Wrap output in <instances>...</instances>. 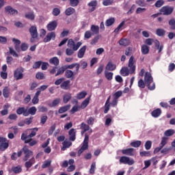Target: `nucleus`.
I'll list each match as a JSON object with an SVG mask.
<instances>
[{
	"instance_id": "1",
	"label": "nucleus",
	"mask_w": 175,
	"mask_h": 175,
	"mask_svg": "<svg viewBox=\"0 0 175 175\" xmlns=\"http://www.w3.org/2000/svg\"><path fill=\"white\" fill-rule=\"evenodd\" d=\"M144 81L148 90L150 91L155 90V83H154V79L151 75V73L148 72H146L144 76Z\"/></svg>"
},
{
	"instance_id": "2",
	"label": "nucleus",
	"mask_w": 175,
	"mask_h": 175,
	"mask_svg": "<svg viewBox=\"0 0 175 175\" xmlns=\"http://www.w3.org/2000/svg\"><path fill=\"white\" fill-rule=\"evenodd\" d=\"M90 140V135L87 133L85 134V138L80 150H78V155L80 157L85 150L88 148V142Z\"/></svg>"
},
{
	"instance_id": "3",
	"label": "nucleus",
	"mask_w": 175,
	"mask_h": 175,
	"mask_svg": "<svg viewBox=\"0 0 175 175\" xmlns=\"http://www.w3.org/2000/svg\"><path fill=\"white\" fill-rule=\"evenodd\" d=\"M14 79L15 80H23L24 79V68H18L14 71Z\"/></svg>"
},
{
	"instance_id": "4",
	"label": "nucleus",
	"mask_w": 175,
	"mask_h": 175,
	"mask_svg": "<svg viewBox=\"0 0 175 175\" xmlns=\"http://www.w3.org/2000/svg\"><path fill=\"white\" fill-rule=\"evenodd\" d=\"M81 44H83V42H78L77 43H75V41H73V40L70 39L68 41L67 46L68 47H70V49H72L74 51H77L79 49H80V46H81Z\"/></svg>"
},
{
	"instance_id": "5",
	"label": "nucleus",
	"mask_w": 175,
	"mask_h": 175,
	"mask_svg": "<svg viewBox=\"0 0 175 175\" xmlns=\"http://www.w3.org/2000/svg\"><path fill=\"white\" fill-rule=\"evenodd\" d=\"M136 60L135 59V57L131 56L129 60L128 66L130 68L131 75L132 73H135V70H136Z\"/></svg>"
},
{
	"instance_id": "6",
	"label": "nucleus",
	"mask_w": 175,
	"mask_h": 175,
	"mask_svg": "<svg viewBox=\"0 0 175 175\" xmlns=\"http://www.w3.org/2000/svg\"><path fill=\"white\" fill-rule=\"evenodd\" d=\"M120 163H124V165H132L135 163V160L133 159L129 158L126 156H123L120 159Z\"/></svg>"
},
{
	"instance_id": "7",
	"label": "nucleus",
	"mask_w": 175,
	"mask_h": 175,
	"mask_svg": "<svg viewBox=\"0 0 175 175\" xmlns=\"http://www.w3.org/2000/svg\"><path fill=\"white\" fill-rule=\"evenodd\" d=\"M9 147L6 138L0 137V151H5Z\"/></svg>"
},
{
	"instance_id": "8",
	"label": "nucleus",
	"mask_w": 175,
	"mask_h": 175,
	"mask_svg": "<svg viewBox=\"0 0 175 175\" xmlns=\"http://www.w3.org/2000/svg\"><path fill=\"white\" fill-rule=\"evenodd\" d=\"M160 12L161 14H163V16H169V14L173 13V8L169 6H164L161 8Z\"/></svg>"
},
{
	"instance_id": "9",
	"label": "nucleus",
	"mask_w": 175,
	"mask_h": 175,
	"mask_svg": "<svg viewBox=\"0 0 175 175\" xmlns=\"http://www.w3.org/2000/svg\"><path fill=\"white\" fill-rule=\"evenodd\" d=\"M23 151L25 154V157L23 158V161H27L31 157H32V151L29 150L27 146H25L23 148Z\"/></svg>"
},
{
	"instance_id": "10",
	"label": "nucleus",
	"mask_w": 175,
	"mask_h": 175,
	"mask_svg": "<svg viewBox=\"0 0 175 175\" xmlns=\"http://www.w3.org/2000/svg\"><path fill=\"white\" fill-rule=\"evenodd\" d=\"M29 32L31 35V42H33V39L38 38V29H36V27L31 26L29 29Z\"/></svg>"
},
{
	"instance_id": "11",
	"label": "nucleus",
	"mask_w": 175,
	"mask_h": 175,
	"mask_svg": "<svg viewBox=\"0 0 175 175\" xmlns=\"http://www.w3.org/2000/svg\"><path fill=\"white\" fill-rule=\"evenodd\" d=\"M57 25L58 23L57 22V21H53L47 25L46 28L48 31H54V29L57 28Z\"/></svg>"
},
{
	"instance_id": "12",
	"label": "nucleus",
	"mask_w": 175,
	"mask_h": 175,
	"mask_svg": "<svg viewBox=\"0 0 175 175\" xmlns=\"http://www.w3.org/2000/svg\"><path fill=\"white\" fill-rule=\"evenodd\" d=\"M5 10L6 13H8V14H11L12 16H16V14H18V13L17 10H14L11 6L5 7Z\"/></svg>"
},
{
	"instance_id": "13",
	"label": "nucleus",
	"mask_w": 175,
	"mask_h": 175,
	"mask_svg": "<svg viewBox=\"0 0 175 175\" xmlns=\"http://www.w3.org/2000/svg\"><path fill=\"white\" fill-rule=\"evenodd\" d=\"M55 39V32H51L49 33L46 38H44V42L45 43H47L48 42H50V40H54Z\"/></svg>"
},
{
	"instance_id": "14",
	"label": "nucleus",
	"mask_w": 175,
	"mask_h": 175,
	"mask_svg": "<svg viewBox=\"0 0 175 175\" xmlns=\"http://www.w3.org/2000/svg\"><path fill=\"white\" fill-rule=\"evenodd\" d=\"M16 114H18L19 116L23 114L25 117H28V110L25 109V107H19L16 110Z\"/></svg>"
},
{
	"instance_id": "15",
	"label": "nucleus",
	"mask_w": 175,
	"mask_h": 175,
	"mask_svg": "<svg viewBox=\"0 0 175 175\" xmlns=\"http://www.w3.org/2000/svg\"><path fill=\"white\" fill-rule=\"evenodd\" d=\"M116 68H117V66L116 64H113L111 62H108V64L105 67V70L113 71V70H116Z\"/></svg>"
},
{
	"instance_id": "16",
	"label": "nucleus",
	"mask_w": 175,
	"mask_h": 175,
	"mask_svg": "<svg viewBox=\"0 0 175 175\" xmlns=\"http://www.w3.org/2000/svg\"><path fill=\"white\" fill-rule=\"evenodd\" d=\"M12 42L13 43H14L15 44V50L18 52L20 53V51H21V49H20V44L21 43V41H20V40H17L16 38H13L12 39Z\"/></svg>"
},
{
	"instance_id": "17",
	"label": "nucleus",
	"mask_w": 175,
	"mask_h": 175,
	"mask_svg": "<svg viewBox=\"0 0 175 175\" xmlns=\"http://www.w3.org/2000/svg\"><path fill=\"white\" fill-rule=\"evenodd\" d=\"M133 151L135 149L133 148H127L122 150V152L124 155H129L130 157H133Z\"/></svg>"
},
{
	"instance_id": "18",
	"label": "nucleus",
	"mask_w": 175,
	"mask_h": 175,
	"mask_svg": "<svg viewBox=\"0 0 175 175\" xmlns=\"http://www.w3.org/2000/svg\"><path fill=\"white\" fill-rule=\"evenodd\" d=\"M88 5L89 8H90V12H94L98 5V1H96V0L92 1Z\"/></svg>"
},
{
	"instance_id": "19",
	"label": "nucleus",
	"mask_w": 175,
	"mask_h": 175,
	"mask_svg": "<svg viewBox=\"0 0 175 175\" xmlns=\"http://www.w3.org/2000/svg\"><path fill=\"white\" fill-rule=\"evenodd\" d=\"M130 73H131V69L129 70L128 67H123L120 70V75H122V76H124V77L129 76Z\"/></svg>"
},
{
	"instance_id": "20",
	"label": "nucleus",
	"mask_w": 175,
	"mask_h": 175,
	"mask_svg": "<svg viewBox=\"0 0 175 175\" xmlns=\"http://www.w3.org/2000/svg\"><path fill=\"white\" fill-rule=\"evenodd\" d=\"M68 133L70 135V140H71V142H75V140H76V129H71Z\"/></svg>"
},
{
	"instance_id": "21",
	"label": "nucleus",
	"mask_w": 175,
	"mask_h": 175,
	"mask_svg": "<svg viewBox=\"0 0 175 175\" xmlns=\"http://www.w3.org/2000/svg\"><path fill=\"white\" fill-rule=\"evenodd\" d=\"M85 50H87V47L85 46H83L79 49L77 54L78 58H83L84 57V54H85Z\"/></svg>"
},
{
	"instance_id": "22",
	"label": "nucleus",
	"mask_w": 175,
	"mask_h": 175,
	"mask_svg": "<svg viewBox=\"0 0 175 175\" xmlns=\"http://www.w3.org/2000/svg\"><path fill=\"white\" fill-rule=\"evenodd\" d=\"M151 114L152 117H154V118H158V117H159V116L162 114V111L161 110V109L158 108L152 111Z\"/></svg>"
},
{
	"instance_id": "23",
	"label": "nucleus",
	"mask_w": 175,
	"mask_h": 175,
	"mask_svg": "<svg viewBox=\"0 0 175 175\" xmlns=\"http://www.w3.org/2000/svg\"><path fill=\"white\" fill-rule=\"evenodd\" d=\"M66 69H73V68L76 67L77 72H79V69H80V64L77 63H74L68 66H64Z\"/></svg>"
},
{
	"instance_id": "24",
	"label": "nucleus",
	"mask_w": 175,
	"mask_h": 175,
	"mask_svg": "<svg viewBox=\"0 0 175 175\" xmlns=\"http://www.w3.org/2000/svg\"><path fill=\"white\" fill-rule=\"evenodd\" d=\"M81 129H82L83 131H88L89 133H92V129H91L90 128V126H88V124H86L85 123L83 122L81 124Z\"/></svg>"
},
{
	"instance_id": "25",
	"label": "nucleus",
	"mask_w": 175,
	"mask_h": 175,
	"mask_svg": "<svg viewBox=\"0 0 175 175\" xmlns=\"http://www.w3.org/2000/svg\"><path fill=\"white\" fill-rule=\"evenodd\" d=\"M90 97L85 98L81 104V106H80L81 109H85V107H87V106L90 105Z\"/></svg>"
},
{
	"instance_id": "26",
	"label": "nucleus",
	"mask_w": 175,
	"mask_h": 175,
	"mask_svg": "<svg viewBox=\"0 0 175 175\" xmlns=\"http://www.w3.org/2000/svg\"><path fill=\"white\" fill-rule=\"evenodd\" d=\"M90 31H92L93 35H98V33H99V26L92 25L91 26Z\"/></svg>"
},
{
	"instance_id": "27",
	"label": "nucleus",
	"mask_w": 175,
	"mask_h": 175,
	"mask_svg": "<svg viewBox=\"0 0 175 175\" xmlns=\"http://www.w3.org/2000/svg\"><path fill=\"white\" fill-rule=\"evenodd\" d=\"M110 98L111 96H109L105 103V110H104L105 114H107V113H108V111L110 110Z\"/></svg>"
},
{
	"instance_id": "28",
	"label": "nucleus",
	"mask_w": 175,
	"mask_h": 175,
	"mask_svg": "<svg viewBox=\"0 0 175 175\" xmlns=\"http://www.w3.org/2000/svg\"><path fill=\"white\" fill-rule=\"evenodd\" d=\"M12 170L15 173V174H18V173H21V172H23V168L21 165H17L12 167Z\"/></svg>"
},
{
	"instance_id": "29",
	"label": "nucleus",
	"mask_w": 175,
	"mask_h": 175,
	"mask_svg": "<svg viewBox=\"0 0 175 175\" xmlns=\"http://www.w3.org/2000/svg\"><path fill=\"white\" fill-rule=\"evenodd\" d=\"M131 42L126 38H122L119 41L120 46H129Z\"/></svg>"
},
{
	"instance_id": "30",
	"label": "nucleus",
	"mask_w": 175,
	"mask_h": 175,
	"mask_svg": "<svg viewBox=\"0 0 175 175\" xmlns=\"http://www.w3.org/2000/svg\"><path fill=\"white\" fill-rule=\"evenodd\" d=\"M124 25H125V21H122L120 25L115 29L114 32L115 33H118L120 31H122V28H124Z\"/></svg>"
},
{
	"instance_id": "31",
	"label": "nucleus",
	"mask_w": 175,
	"mask_h": 175,
	"mask_svg": "<svg viewBox=\"0 0 175 175\" xmlns=\"http://www.w3.org/2000/svg\"><path fill=\"white\" fill-rule=\"evenodd\" d=\"M50 64H52L53 65H55V66H57V65H59V59L57 57H52L49 60Z\"/></svg>"
},
{
	"instance_id": "32",
	"label": "nucleus",
	"mask_w": 175,
	"mask_h": 175,
	"mask_svg": "<svg viewBox=\"0 0 175 175\" xmlns=\"http://www.w3.org/2000/svg\"><path fill=\"white\" fill-rule=\"evenodd\" d=\"M154 46L156 49L159 50V53H161L162 50H163V45L162 44L161 45V44L159 43V41H158L157 40H155L154 41Z\"/></svg>"
},
{
	"instance_id": "33",
	"label": "nucleus",
	"mask_w": 175,
	"mask_h": 175,
	"mask_svg": "<svg viewBox=\"0 0 175 175\" xmlns=\"http://www.w3.org/2000/svg\"><path fill=\"white\" fill-rule=\"evenodd\" d=\"M70 146H72V142H70L69 141H64L63 142V147L62 148V150L65 151L66 150V148H69V147H70Z\"/></svg>"
},
{
	"instance_id": "34",
	"label": "nucleus",
	"mask_w": 175,
	"mask_h": 175,
	"mask_svg": "<svg viewBox=\"0 0 175 175\" xmlns=\"http://www.w3.org/2000/svg\"><path fill=\"white\" fill-rule=\"evenodd\" d=\"M33 163H35V159L31 158L29 161L25 163V166L27 169H29V167H31Z\"/></svg>"
},
{
	"instance_id": "35",
	"label": "nucleus",
	"mask_w": 175,
	"mask_h": 175,
	"mask_svg": "<svg viewBox=\"0 0 175 175\" xmlns=\"http://www.w3.org/2000/svg\"><path fill=\"white\" fill-rule=\"evenodd\" d=\"M85 96H87V92L85 91H83V92H81L79 93H78L77 94V99H84V98H85Z\"/></svg>"
},
{
	"instance_id": "36",
	"label": "nucleus",
	"mask_w": 175,
	"mask_h": 175,
	"mask_svg": "<svg viewBox=\"0 0 175 175\" xmlns=\"http://www.w3.org/2000/svg\"><path fill=\"white\" fill-rule=\"evenodd\" d=\"M25 18L32 21L35 20V14H33V12H27L25 14Z\"/></svg>"
},
{
	"instance_id": "37",
	"label": "nucleus",
	"mask_w": 175,
	"mask_h": 175,
	"mask_svg": "<svg viewBox=\"0 0 175 175\" xmlns=\"http://www.w3.org/2000/svg\"><path fill=\"white\" fill-rule=\"evenodd\" d=\"M116 19L114 18H110L105 22L106 27H111L114 24Z\"/></svg>"
},
{
	"instance_id": "38",
	"label": "nucleus",
	"mask_w": 175,
	"mask_h": 175,
	"mask_svg": "<svg viewBox=\"0 0 175 175\" xmlns=\"http://www.w3.org/2000/svg\"><path fill=\"white\" fill-rule=\"evenodd\" d=\"M72 98V94L70 93L66 94L63 97V101L64 103H68Z\"/></svg>"
},
{
	"instance_id": "39",
	"label": "nucleus",
	"mask_w": 175,
	"mask_h": 175,
	"mask_svg": "<svg viewBox=\"0 0 175 175\" xmlns=\"http://www.w3.org/2000/svg\"><path fill=\"white\" fill-rule=\"evenodd\" d=\"M70 109V105H69L62 107L59 109V114H62L63 113H65L66 111H68V110H69Z\"/></svg>"
},
{
	"instance_id": "40",
	"label": "nucleus",
	"mask_w": 175,
	"mask_h": 175,
	"mask_svg": "<svg viewBox=\"0 0 175 175\" xmlns=\"http://www.w3.org/2000/svg\"><path fill=\"white\" fill-rule=\"evenodd\" d=\"M65 76L67 79H72L75 76V72L70 70H66L65 72Z\"/></svg>"
},
{
	"instance_id": "41",
	"label": "nucleus",
	"mask_w": 175,
	"mask_h": 175,
	"mask_svg": "<svg viewBox=\"0 0 175 175\" xmlns=\"http://www.w3.org/2000/svg\"><path fill=\"white\" fill-rule=\"evenodd\" d=\"M150 52V47L144 44L142 46V54H148Z\"/></svg>"
},
{
	"instance_id": "42",
	"label": "nucleus",
	"mask_w": 175,
	"mask_h": 175,
	"mask_svg": "<svg viewBox=\"0 0 175 175\" xmlns=\"http://www.w3.org/2000/svg\"><path fill=\"white\" fill-rule=\"evenodd\" d=\"M61 103V98H55L53 100L51 104H49V106L51 107H55V106H58L59 103Z\"/></svg>"
},
{
	"instance_id": "43",
	"label": "nucleus",
	"mask_w": 175,
	"mask_h": 175,
	"mask_svg": "<svg viewBox=\"0 0 175 175\" xmlns=\"http://www.w3.org/2000/svg\"><path fill=\"white\" fill-rule=\"evenodd\" d=\"M38 109L35 107H30L27 111V116L31 114V116H35Z\"/></svg>"
},
{
	"instance_id": "44",
	"label": "nucleus",
	"mask_w": 175,
	"mask_h": 175,
	"mask_svg": "<svg viewBox=\"0 0 175 175\" xmlns=\"http://www.w3.org/2000/svg\"><path fill=\"white\" fill-rule=\"evenodd\" d=\"M174 133L175 131L174 129H168L165 131L164 135L167 136V137H170V136H173Z\"/></svg>"
},
{
	"instance_id": "45",
	"label": "nucleus",
	"mask_w": 175,
	"mask_h": 175,
	"mask_svg": "<svg viewBox=\"0 0 175 175\" xmlns=\"http://www.w3.org/2000/svg\"><path fill=\"white\" fill-rule=\"evenodd\" d=\"M75 10L73 8H68L65 11V14L66 16H71V14H73L75 13Z\"/></svg>"
},
{
	"instance_id": "46",
	"label": "nucleus",
	"mask_w": 175,
	"mask_h": 175,
	"mask_svg": "<svg viewBox=\"0 0 175 175\" xmlns=\"http://www.w3.org/2000/svg\"><path fill=\"white\" fill-rule=\"evenodd\" d=\"M156 33L158 36H164L165 33H166V31L163 29H157Z\"/></svg>"
},
{
	"instance_id": "47",
	"label": "nucleus",
	"mask_w": 175,
	"mask_h": 175,
	"mask_svg": "<svg viewBox=\"0 0 175 175\" xmlns=\"http://www.w3.org/2000/svg\"><path fill=\"white\" fill-rule=\"evenodd\" d=\"M66 54L68 57H70V55H73V54H75V50H73V49H72L70 47H68L66 49Z\"/></svg>"
},
{
	"instance_id": "48",
	"label": "nucleus",
	"mask_w": 175,
	"mask_h": 175,
	"mask_svg": "<svg viewBox=\"0 0 175 175\" xmlns=\"http://www.w3.org/2000/svg\"><path fill=\"white\" fill-rule=\"evenodd\" d=\"M113 72H110L107 70L105 71V75L106 79H107L108 80H113Z\"/></svg>"
},
{
	"instance_id": "49",
	"label": "nucleus",
	"mask_w": 175,
	"mask_h": 175,
	"mask_svg": "<svg viewBox=\"0 0 175 175\" xmlns=\"http://www.w3.org/2000/svg\"><path fill=\"white\" fill-rule=\"evenodd\" d=\"M131 147H135L137 148V147H140L142 146V142L141 141H135L131 142Z\"/></svg>"
},
{
	"instance_id": "50",
	"label": "nucleus",
	"mask_w": 175,
	"mask_h": 175,
	"mask_svg": "<svg viewBox=\"0 0 175 175\" xmlns=\"http://www.w3.org/2000/svg\"><path fill=\"white\" fill-rule=\"evenodd\" d=\"M92 35H94L92 32H91V31L90 30H88L84 33V38L85 39H87V40L91 39V37L92 36Z\"/></svg>"
},
{
	"instance_id": "51",
	"label": "nucleus",
	"mask_w": 175,
	"mask_h": 175,
	"mask_svg": "<svg viewBox=\"0 0 175 175\" xmlns=\"http://www.w3.org/2000/svg\"><path fill=\"white\" fill-rule=\"evenodd\" d=\"M70 83V81H66L63 82L61 85V88H62L63 90H68Z\"/></svg>"
},
{
	"instance_id": "52",
	"label": "nucleus",
	"mask_w": 175,
	"mask_h": 175,
	"mask_svg": "<svg viewBox=\"0 0 175 175\" xmlns=\"http://www.w3.org/2000/svg\"><path fill=\"white\" fill-rule=\"evenodd\" d=\"M66 70V68L65 66H62L59 68L57 72L55 74V76H59L60 75H64V72Z\"/></svg>"
},
{
	"instance_id": "53",
	"label": "nucleus",
	"mask_w": 175,
	"mask_h": 175,
	"mask_svg": "<svg viewBox=\"0 0 175 175\" xmlns=\"http://www.w3.org/2000/svg\"><path fill=\"white\" fill-rule=\"evenodd\" d=\"M166 144H167V137H163L161 138V144H160V146L163 148V147H165V146H166Z\"/></svg>"
},
{
	"instance_id": "54",
	"label": "nucleus",
	"mask_w": 175,
	"mask_h": 175,
	"mask_svg": "<svg viewBox=\"0 0 175 175\" xmlns=\"http://www.w3.org/2000/svg\"><path fill=\"white\" fill-rule=\"evenodd\" d=\"M38 128H34L32 129L31 133L29 135V139L31 140V137L36 135V133L38 132Z\"/></svg>"
},
{
	"instance_id": "55",
	"label": "nucleus",
	"mask_w": 175,
	"mask_h": 175,
	"mask_svg": "<svg viewBox=\"0 0 175 175\" xmlns=\"http://www.w3.org/2000/svg\"><path fill=\"white\" fill-rule=\"evenodd\" d=\"M96 168V164L95 163V162H94L91 165L90 170V174H94V173H95Z\"/></svg>"
},
{
	"instance_id": "56",
	"label": "nucleus",
	"mask_w": 175,
	"mask_h": 175,
	"mask_svg": "<svg viewBox=\"0 0 175 175\" xmlns=\"http://www.w3.org/2000/svg\"><path fill=\"white\" fill-rule=\"evenodd\" d=\"M9 50L10 54H11V55H13V57H18V54H17V52H16V51L12 47H10Z\"/></svg>"
},
{
	"instance_id": "57",
	"label": "nucleus",
	"mask_w": 175,
	"mask_h": 175,
	"mask_svg": "<svg viewBox=\"0 0 175 175\" xmlns=\"http://www.w3.org/2000/svg\"><path fill=\"white\" fill-rule=\"evenodd\" d=\"M152 43H155V40L148 38L145 40V44H148V46H151Z\"/></svg>"
},
{
	"instance_id": "58",
	"label": "nucleus",
	"mask_w": 175,
	"mask_h": 175,
	"mask_svg": "<svg viewBox=\"0 0 175 175\" xmlns=\"http://www.w3.org/2000/svg\"><path fill=\"white\" fill-rule=\"evenodd\" d=\"M122 96V92L118 91L113 95V98H115L118 100L120 98V97Z\"/></svg>"
},
{
	"instance_id": "59",
	"label": "nucleus",
	"mask_w": 175,
	"mask_h": 175,
	"mask_svg": "<svg viewBox=\"0 0 175 175\" xmlns=\"http://www.w3.org/2000/svg\"><path fill=\"white\" fill-rule=\"evenodd\" d=\"M138 87L139 88H144L146 87V82H144V81H143V79H140L138 81Z\"/></svg>"
},
{
	"instance_id": "60",
	"label": "nucleus",
	"mask_w": 175,
	"mask_h": 175,
	"mask_svg": "<svg viewBox=\"0 0 175 175\" xmlns=\"http://www.w3.org/2000/svg\"><path fill=\"white\" fill-rule=\"evenodd\" d=\"M4 98H9V88H5L3 90Z\"/></svg>"
},
{
	"instance_id": "61",
	"label": "nucleus",
	"mask_w": 175,
	"mask_h": 175,
	"mask_svg": "<svg viewBox=\"0 0 175 175\" xmlns=\"http://www.w3.org/2000/svg\"><path fill=\"white\" fill-rule=\"evenodd\" d=\"M163 0H159L155 3L154 5L156 8H161V6H163Z\"/></svg>"
},
{
	"instance_id": "62",
	"label": "nucleus",
	"mask_w": 175,
	"mask_h": 175,
	"mask_svg": "<svg viewBox=\"0 0 175 175\" xmlns=\"http://www.w3.org/2000/svg\"><path fill=\"white\" fill-rule=\"evenodd\" d=\"M51 165V161L50 160H46L43 164L42 167H43V169H45V167H49V166H50Z\"/></svg>"
},
{
	"instance_id": "63",
	"label": "nucleus",
	"mask_w": 175,
	"mask_h": 175,
	"mask_svg": "<svg viewBox=\"0 0 175 175\" xmlns=\"http://www.w3.org/2000/svg\"><path fill=\"white\" fill-rule=\"evenodd\" d=\"M137 5H138V6H146V5H147L146 3V1H144V0H137L136 1Z\"/></svg>"
},
{
	"instance_id": "64",
	"label": "nucleus",
	"mask_w": 175,
	"mask_h": 175,
	"mask_svg": "<svg viewBox=\"0 0 175 175\" xmlns=\"http://www.w3.org/2000/svg\"><path fill=\"white\" fill-rule=\"evenodd\" d=\"M169 25H170L172 29H175V19H171L169 21Z\"/></svg>"
}]
</instances>
